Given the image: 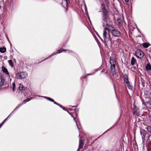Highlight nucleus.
Returning <instances> with one entry per match:
<instances>
[{"mask_svg": "<svg viewBox=\"0 0 151 151\" xmlns=\"http://www.w3.org/2000/svg\"><path fill=\"white\" fill-rule=\"evenodd\" d=\"M58 106H60L61 108H62L63 110H64V109L65 108V107H63V106H62L60 104H59L58 105Z\"/></svg>", "mask_w": 151, "mask_h": 151, "instance_id": "nucleus-29", "label": "nucleus"}, {"mask_svg": "<svg viewBox=\"0 0 151 151\" xmlns=\"http://www.w3.org/2000/svg\"><path fill=\"white\" fill-rule=\"evenodd\" d=\"M3 123H1L0 124V128L3 125Z\"/></svg>", "mask_w": 151, "mask_h": 151, "instance_id": "nucleus-32", "label": "nucleus"}, {"mask_svg": "<svg viewBox=\"0 0 151 151\" xmlns=\"http://www.w3.org/2000/svg\"><path fill=\"white\" fill-rule=\"evenodd\" d=\"M150 136H151V135H149V137H150Z\"/></svg>", "mask_w": 151, "mask_h": 151, "instance_id": "nucleus-41", "label": "nucleus"}, {"mask_svg": "<svg viewBox=\"0 0 151 151\" xmlns=\"http://www.w3.org/2000/svg\"><path fill=\"white\" fill-rule=\"evenodd\" d=\"M67 50H65L63 49L62 48L60 49H59V50H58L56 53H55V54H52V55H51V56H52L54 55H55V54H58V53H61L63 51H67Z\"/></svg>", "mask_w": 151, "mask_h": 151, "instance_id": "nucleus-14", "label": "nucleus"}, {"mask_svg": "<svg viewBox=\"0 0 151 151\" xmlns=\"http://www.w3.org/2000/svg\"><path fill=\"white\" fill-rule=\"evenodd\" d=\"M71 116L73 118V119H74V120L75 121V122L76 123V125L77 126V128H78V129L79 130H80V129H79V128H78V124H77V121L76 120L75 118L73 116V115L71 114Z\"/></svg>", "mask_w": 151, "mask_h": 151, "instance_id": "nucleus-23", "label": "nucleus"}, {"mask_svg": "<svg viewBox=\"0 0 151 151\" xmlns=\"http://www.w3.org/2000/svg\"><path fill=\"white\" fill-rule=\"evenodd\" d=\"M106 26L108 27L109 30L110 31L112 35L116 37H119L121 35L120 32L119 31L112 26L110 23L109 24V25H106Z\"/></svg>", "mask_w": 151, "mask_h": 151, "instance_id": "nucleus-3", "label": "nucleus"}, {"mask_svg": "<svg viewBox=\"0 0 151 151\" xmlns=\"http://www.w3.org/2000/svg\"><path fill=\"white\" fill-rule=\"evenodd\" d=\"M25 87H24L22 85L20 84L19 86V88L20 90H23L25 89Z\"/></svg>", "mask_w": 151, "mask_h": 151, "instance_id": "nucleus-22", "label": "nucleus"}, {"mask_svg": "<svg viewBox=\"0 0 151 151\" xmlns=\"http://www.w3.org/2000/svg\"><path fill=\"white\" fill-rule=\"evenodd\" d=\"M101 12L103 13L102 25L103 26H105L106 25H109V24L110 23V19L109 18V13L107 10Z\"/></svg>", "mask_w": 151, "mask_h": 151, "instance_id": "nucleus-2", "label": "nucleus"}, {"mask_svg": "<svg viewBox=\"0 0 151 151\" xmlns=\"http://www.w3.org/2000/svg\"><path fill=\"white\" fill-rule=\"evenodd\" d=\"M103 70H103L102 71H101V72L102 73L103 71Z\"/></svg>", "mask_w": 151, "mask_h": 151, "instance_id": "nucleus-36", "label": "nucleus"}, {"mask_svg": "<svg viewBox=\"0 0 151 151\" xmlns=\"http://www.w3.org/2000/svg\"><path fill=\"white\" fill-rule=\"evenodd\" d=\"M1 8V5H0V9Z\"/></svg>", "mask_w": 151, "mask_h": 151, "instance_id": "nucleus-37", "label": "nucleus"}, {"mask_svg": "<svg viewBox=\"0 0 151 151\" xmlns=\"http://www.w3.org/2000/svg\"><path fill=\"white\" fill-rule=\"evenodd\" d=\"M44 97L45 98L47 99H48L49 101H50L52 102H54V100L53 99H51L50 98L48 97H46V96Z\"/></svg>", "mask_w": 151, "mask_h": 151, "instance_id": "nucleus-25", "label": "nucleus"}, {"mask_svg": "<svg viewBox=\"0 0 151 151\" xmlns=\"http://www.w3.org/2000/svg\"><path fill=\"white\" fill-rule=\"evenodd\" d=\"M63 1L62 2V6L64 7H65V6H64V4H65L66 5V6H67L68 5V4H69L70 3V0H63Z\"/></svg>", "mask_w": 151, "mask_h": 151, "instance_id": "nucleus-11", "label": "nucleus"}, {"mask_svg": "<svg viewBox=\"0 0 151 151\" xmlns=\"http://www.w3.org/2000/svg\"><path fill=\"white\" fill-rule=\"evenodd\" d=\"M27 76V74L25 72H20L16 73V77L17 79H21L25 78Z\"/></svg>", "mask_w": 151, "mask_h": 151, "instance_id": "nucleus-4", "label": "nucleus"}, {"mask_svg": "<svg viewBox=\"0 0 151 151\" xmlns=\"http://www.w3.org/2000/svg\"><path fill=\"white\" fill-rule=\"evenodd\" d=\"M13 112H12L11 114H12Z\"/></svg>", "mask_w": 151, "mask_h": 151, "instance_id": "nucleus-42", "label": "nucleus"}, {"mask_svg": "<svg viewBox=\"0 0 151 151\" xmlns=\"http://www.w3.org/2000/svg\"><path fill=\"white\" fill-rule=\"evenodd\" d=\"M118 24L119 27H120L122 25V22H119L118 23Z\"/></svg>", "mask_w": 151, "mask_h": 151, "instance_id": "nucleus-28", "label": "nucleus"}, {"mask_svg": "<svg viewBox=\"0 0 151 151\" xmlns=\"http://www.w3.org/2000/svg\"><path fill=\"white\" fill-rule=\"evenodd\" d=\"M139 111L138 108L134 106L133 108V115L135 117H137L139 116Z\"/></svg>", "mask_w": 151, "mask_h": 151, "instance_id": "nucleus-6", "label": "nucleus"}, {"mask_svg": "<svg viewBox=\"0 0 151 151\" xmlns=\"http://www.w3.org/2000/svg\"><path fill=\"white\" fill-rule=\"evenodd\" d=\"M12 89L13 91H14L15 89V83H13L12 84Z\"/></svg>", "mask_w": 151, "mask_h": 151, "instance_id": "nucleus-26", "label": "nucleus"}, {"mask_svg": "<svg viewBox=\"0 0 151 151\" xmlns=\"http://www.w3.org/2000/svg\"><path fill=\"white\" fill-rule=\"evenodd\" d=\"M110 63L111 64L110 68L111 70L112 71L114 69L116 64V62L115 59L114 57L111 58L110 57Z\"/></svg>", "mask_w": 151, "mask_h": 151, "instance_id": "nucleus-5", "label": "nucleus"}, {"mask_svg": "<svg viewBox=\"0 0 151 151\" xmlns=\"http://www.w3.org/2000/svg\"><path fill=\"white\" fill-rule=\"evenodd\" d=\"M88 75H90L91 74H88Z\"/></svg>", "mask_w": 151, "mask_h": 151, "instance_id": "nucleus-39", "label": "nucleus"}, {"mask_svg": "<svg viewBox=\"0 0 151 151\" xmlns=\"http://www.w3.org/2000/svg\"><path fill=\"white\" fill-rule=\"evenodd\" d=\"M147 104H148L149 105V108L151 109V101L147 102Z\"/></svg>", "mask_w": 151, "mask_h": 151, "instance_id": "nucleus-27", "label": "nucleus"}, {"mask_svg": "<svg viewBox=\"0 0 151 151\" xmlns=\"http://www.w3.org/2000/svg\"><path fill=\"white\" fill-rule=\"evenodd\" d=\"M124 82L126 84H128L129 83V81L128 79V76L127 75H124Z\"/></svg>", "mask_w": 151, "mask_h": 151, "instance_id": "nucleus-10", "label": "nucleus"}, {"mask_svg": "<svg viewBox=\"0 0 151 151\" xmlns=\"http://www.w3.org/2000/svg\"><path fill=\"white\" fill-rule=\"evenodd\" d=\"M101 11L106 10L105 5L103 3L101 4Z\"/></svg>", "mask_w": 151, "mask_h": 151, "instance_id": "nucleus-17", "label": "nucleus"}, {"mask_svg": "<svg viewBox=\"0 0 151 151\" xmlns=\"http://www.w3.org/2000/svg\"><path fill=\"white\" fill-rule=\"evenodd\" d=\"M104 27V30H103V37L104 38L105 42L106 44H108L111 45L113 44L112 43L111 40V39L110 37L109 32L110 31L109 30L108 27L107 26H103Z\"/></svg>", "mask_w": 151, "mask_h": 151, "instance_id": "nucleus-1", "label": "nucleus"}, {"mask_svg": "<svg viewBox=\"0 0 151 151\" xmlns=\"http://www.w3.org/2000/svg\"><path fill=\"white\" fill-rule=\"evenodd\" d=\"M119 40H115L114 42V47H117L119 46Z\"/></svg>", "mask_w": 151, "mask_h": 151, "instance_id": "nucleus-15", "label": "nucleus"}, {"mask_svg": "<svg viewBox=\"0 0 151 151\" xmlns=\"http://www.w3.org/2000/svg\"><path fill=\"white\" fill-rule=\"evenodd\" d=\"M127 87L129 89H132V86L130 84V82L128 83V84H126Z\"/></svg>", "mask_w": 151, "mask_h": 151, "instance_id": "nucleus-24", "label": "nucleus"}, {"mask_svg": "<svg viewBox=\"0 0 151 151\" xmlns=\"http://www.w3.org/2000/svg\"><path fill=\"white\" fill-rule=\"evenodd\" d=\"M26 101L27 102H28L30 100V99H26Z\"/></svg>", "mask_w": 151, "mask_h": 151, "instance_id": "nucleus-31", "label": "nucleus"}, {"mask_svg": "<svg viewBox=\"0 0 151 151\" xmlns=\"http://www.w3.org/2000/svg\"><path fill=\"white\" fill-rule=\"evenodd\" d=\"M141 80H144L142 78Z\"/></svg>", "mask_w": 151, "mask_h": 151, "instance_id": "nucleus-38", "label": "nucleus"}, {"mask_svg": "<svg viewBox=\"0 0 151 151\" xmlns=\"http://www.w3.org/2000/svg\"><path fill=\"white\" fill-rule=\"evenodd\" d=\"M7 118L6 119H5L4 120L3 122L2 123L3 124L4 122L6 121V120L7 119Z\"/></svg>", "mask_w": 151, "mask_h": 151, "instance_id": "nucleus-33", "label": "nucleus"}, {"mask_svg": "<svg viewBox=\"0 0 151 151\" xmlns=\"http://www.w3.org/2000/svg\"><path fill=\"white\" fill-rule=\"evenodd\" d=\"M145 68L147 71L151 72V65L149 63L147 64L145 66Z\"/></svg>", "mask_w": 151, "mask_h": 151, "instance_id": "nucleus-9", "label": "nucleus"}, {"mask_svg": "<svg viewBox=\"0 0 151 151\" xmlns=\"http://www.w3.org/2000/svg\"><path fill=\"white\" fill-rule=\"evenodd\" d=\"M5 83V80L4 79H1L0 83V88L4 86Z\"/></svg>", "mask_w": 151, "mask_h": 151, "instance_id": "nucleus-18", "label": "nucleus"}, {"mask_svg": "<svg viewBox=\"0 0 151 151\" xmlns=\"http://www.w3.org/2000/svg\"><path fill=\"white\" fill-rule=\"evenodd\" d=\"M84 142H83V140H82L80 141L79 143V147H78V150L77 151H79V150L83 148V145H84Z\"/></svg>", "mask_w": 151, "mask_h": 151, "instance_id": "nucleus-8", "label": "nucleus"}, {"mask_svg": "<svg viewBox=\"0 0 151 151\" xmlns=\"http://www.w3.org/2000/svg\"><path fill=\"white\" fill-rule=\"evenodd\" d=\"M148 151H151V149H149Z\"/></svg>", "mask_w": 151, "mask_h": 151, "instance_id": "nucleus-35", "label": "nucleus"}, {"mask_svg": "<svg viewBox=\"0 0 151 151\" xmlns=\"http://www.w3.org/2000/svg\"><path fill=\"white\" fill-rule=\"evenodd\" d=\"M137 63V61L136 59L133 57L131 58V63L132 65H134Z\"/></svg>", "mask_w": 151, "mask_h": 151, "instance_id": "nucleus-12", "label": "nucleus"}, {"mask_svg": "<svg viewBox=\"0 0 151 151\" xmlns=\"http://www.w3.org/2000/svg\"><path fill=\"white\" fill-rule=\"evenodd\" d=\"M126 2H128L129 1V0H124Z\"/></svg>", "mask_w": 151, "mask_h": 151, "instance_id": "nucleus-34", "label": "nucleus"}, {"mask_svg": "<svg viewBox=\"0 0 151 151\" xmlns=\"http://www.w3.org/2000/svg\"><path fill=\"white\" fill-rule=\"evenodd\" d=\"M6 50V48L5 47L3 48H0V52L1 53L5 52Z\"/></svg>", "mask_w": 151, "mask_h": 151, "instance_id": "nucleus-19", "label": "nucleus"}, {"mask_svg": "<svg viewBox=\"0 0 151 151\" xmlns=\"http://www.w3.org/2000/svg\"><path fill=\"white\" fill-rule=\"evenodd\" d=\"M10 44L11 45V43H10Z\"/></svg>", "mask_w": 151, "mask_h": 151, "instance_id": "nucleus-40", "label": "nucleus"}, {"mask_svg": "<svg viewBox=\"0 0 151 151\" xmlns=\"http://www.w3.org/2000/svg\"><path fill=\"white\" fill-rule=\"evenodd\" d=\"M27 102L26 101V100L25 99L22 102V103L20 104L19 105V106H17L15 109L13 111H14L16 109H17L20 106H21L22 105L25 104Z\"/></svg>", "mask_w": 151, "mask_h": 151, "instance_id": "nucleus-16", "label": "nucleus"}, {"mask_svg": "<svg viewBox=\"0 0 151 151\" xmlns=\"http://www.w3.org/2000/svg\"><path fill=\"white\" fill-rule=\"evenodd\" d=\"M9 63V65L12 67L13 66V64L12 62V61L11 60H9L8 61Z\"/></svg>", "mask_w": 151, "mask_h": 151, "instance_id": "nucleus-21", "label": "nucleus"}, {"mask_svg": "<svg viewBox=\"0 0 151 151\" xmlns=\"http://www.w3.org/2000/svg\"><path fill=\"white\" fill-rule=\"evenodd\" d=\"M149 44L148 43H145L143 44V46L145 48L148 47L149 46Z\"/></svg>", "mask_w": 151, "mask_h": 151, "instance_id": "nucleus-20", "label": "nucleus"}, {"mask_svg": "<svg viewBox=\"0 0 151 151\" xmlns=\"http://www.w3.org/2000/svg\"><path fill=\"white\" fill-rule=\"evenodd\" d=\"M135 55L137 58H141L143 57L144 54L143 52L140 50H137L136 51Z\"/></svg>", "mask_w": 151, "mask_h": 151, "instance_id": "nucleus-7", "label": "nucleus"}, {"mask_svg": "<svg viewBox=\"0 0 151 151\" xmlns=\"http://www.w3.org/2000/svg\"><path fill=\"white\" fill-rule=\"evenodd\" d=\"M2 69L3 72L6 75H9V73L7 69L4 66L2 67Z\"/></svg>", "mask_w": 151, "mask_h": 151, "instance_id": "nucleus-13", "label": "nucleus"}, {"mask_svg": "<svg viewBox=\"0 0 151 151\" xmlns=\"http://www.w3.org/2000/svg\"><path fill=\"white\" fill-rule=\"evenodd\" d=\"M54 102V104H56L57 105H58V104H58V103H57L55 101H54V102Z\"/></svg>", "mask_w": 151, "mask_h": 151, "instance_id": "nucleus-30", "label": "nucleus"}]
</instances>
